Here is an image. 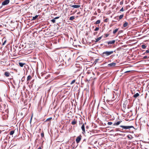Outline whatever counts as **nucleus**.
Returning <instances> with one entry per match:
<instances>
[{
    "mask_svg": "<svg viewBox=\"0 0 149 149\" xmlns=\"http://www.w3.org/2000/svg\"><path fill=\"white\" fill-rule=\"evenodd\" d=\"M123 15H120L119 17V19H121L123 17Z\"/></svg>",
    "mask_w": 149,
    "mask_h": 149,
    "instance_id": "nucleus-28",
    "label": "nucleus"
},
{
    "mask_svg": "<svg viewBox=\"0 0 149 149\" xmlns=\"http://www.w3.org/2000/svg\"><path fill=\"white\" fill-rule=\"evenodd\" d=\"M31 79V75H29L27 77V81L28 83L29 82V81Z\"/></svg>",
    "mask_w": 149,
    "mask_h": 149,
    "instance_id": "nucleus-15",
    "label": "nucleus"
},
{
    "mask_svg": "<svg viewBox=\"0 0 149 149\" xmlns=\"http://www.w3.org/2000/svg\"><path fill=\"white\" fill-rule=\"evenodd\" d=\"M75 81V80H74L73 81H72L71 82V83L70 84H73Z\"/></svg>",
    "mask_w": 149,
    "mask_h": 149,
    "instance_id": "nucleus-31",
    "label": "nucleus"
},
{
    "mask_svg": "<svg viewBox=\"0 0 149 149\" xmlns=\"http://www.w3.org/2000/svg\"><path fill=\"white\" fill-rule=\"evenodd\" d=\"M77 121L76 120L74 119L72 121L71 123V124L72 125H75L77 123Z\"/></svg>",
    "mask_w": 149,
    "mask_h": 149,
    "instance_id": "nucleus-14",
    "label": "nucleus"
},
{
    "mask_svg": "<svg viewBox=\"0 0 149 149\" xmlns=\"http://www.w3.org/2000/svg\"><path fill=\"white\" fill-rule=\"evenodd\" d=\"M14 133V131L12 130L10 131V135H13Z\"/></svg>",
    "mask_w": 149,
    "mask_h": 149,
    "instance_id": "nucleus-26",
    "label": "nucleus"
},
{
    "mask_svg": "<svg viewBox=\"0 0 149 149\" xmlns=\"http://www.w3.org/2000/svg\"><path fill=\"white\" fill-rule=\"evenodd\" d=\"M136 67V65H135V63H134L132 64H131V67Z\"/></svg>",
    "mask_w": 149,
    "mask_h": 149,
    "instance_id": "nucleus-29",
    "label": "nucleus"
},
{
    "mask_svg": "<svg viewBox=\"0 0 149 149\" xmlns=\"http://www.w3.org/2000/svg\"><path fill=\"white\" fill-rule=\"evenodd\" d=\"M134 40H133V41H132L131 40V43H132V44H134L136 43V42H134Z\"/></svg>",
    "mask_w": 149,
    "mask_h": 149,
    "instance_id": "nucleus-39",
    "label": "nucleus"
},
{
    "mask_svg": "<svg viewBox=\"0 0 149 149\" xmlns=\"http://www.w3.org/2000/svg\"><path fill=\"white\" fill-rule=\"evenodd\" d=\"M80 5H73L71 6V7L77 8L80 7Z\"/></svg>",
    "mask_w": 149,
    "mask_h": 149,
    "instance_id": "nucleus-12",
    "label": "nucleus"
},
{
    "mask_svg": "<svg viewBox=\"0 0 149 149\" xmlns=\"http://www.w3.org/2000/svg\"><path fill=\"white\" fill-rule=\"evenodd\" d=\"M41 136L42 137H43L44 136V134L43 132L41 133Z\"/></svg>",
    "mask_w": 149,
    "mask_h": 149,
    "instance_id": "nucleus-38",
    "label": "nucleus"
},
{
    "mask_svg": "<svg viewBox=\"0 0 149 149\" xmlns=\"http://www.w3.org/2000/svg\"><path fill=\"white\" fill-rule=\"evenodd\" d=\"M109 20V19L108 18H107L105 19L104 20V22H107Z\"/></svg>",
    "mask_w": 149,
    "mask_h": 149,
    "instance_id": "nucleus-32",
    "label": "nucleus"
},
{
    "mask_svg": "<svg viewBox=\"0 0 149 149\" xmlns=\"http://www.w3.org/2000/svg\"><path fill=\"white\" fill-rule=\"evenodd\" d=\"M133 7H133L132 8V9H131V10L132 9H133Z\"/></svg>",
    "mask_w": 149,
    "mask_h": 149,
    "instance_id": "nucleus-55",
    "label": "nucleus"
},
{
    "mask_svg": "<svg viewBox=\"0 0 149 149\" xmlns=\"http://www.w3.org/2000/svg\"><path fill=\"white\" fill-rule=\"evenodd\" d=\"M133 128L135 129L133 126L131 125V128Z\"/></svg>",
    "mask_w": 149,
    "mask_h": 149,
    "instance_id": "nucleus-46",
    "label": "nucleus"
},
{
    "mask_svg": "<svg viewBox=\"0 0 149 149\" xmlns=\"http://www.w3.org/2000/svg\"><path fill=\"white\" fill-rule=\"evenodd\" d=\"M131 133H132V132L131 131ZM132 133H133V132H132Z\"/></svg>",
    "mask_w": 149,
    "mask_h": 149,
    "instance_id": "nucleus-59",
    "label": "nucleus"
},
{
    "mask_svg": "<svg viewBox=\"0 0 149 149\" xmlns=\"http://www.w3.org/2000/svg\"><path fill=\"white\" fill-rule=\"evenodd\" d=\"M133 62V61H131V63L132 62Z\"/></svg>",
    "mask_w": 149,
    "mask_h": 149,
    "instance_id": "nucleus-54",
    "label": "nucleus"
},
{
    "mask_svg": "<svg viewBox=\"0 0 149 149\" xmlns=\"http://www.w3.org/2000/svg\"><path fill=\"white\" fill-rule=\"evenodd\" d=\"M70 58H69L68 59V61L70 60Z\"/></svg>",
    "mask_w": 149,
    "mask_h": 149,
    "instance_id": "nucleus-53",
    "label": "nucleus"
},
{
    "mask_svg": "<svg viewBox=\"0 0 149 149\" xmlns=\"http://www.w3.org/2000/svg\"><path fill=\"white\" fill-rule=\"evenodd\" d=\"M52 119V117H50L49 118H47L46 120H45V122H47L48 121H50Z\"/></svg>",
    "mask_w": 149,
    "mask_h": 149,
    "instance_id": "nucleus-24",
    "label": "nucleus"
},
{
    "mask_svg": "<svg viewBox=\"0 0 149 149\" xmlns=\"http://www.w3.org/2000/svg\"><path fill=\"white\" fill-rule=\"evenodd\" d=\"M136 71V70H132V69H131V73L132 72H133V71Z\"/></svg>",
    "mask_w": 149,
    "mask_h": 149,
    "instance_id": "nucleus-43",
    "label": "nucleus"
},
{
    "mask_svg": "<svg viewBox=\"0 0 149 149\" xmlns=\"http://www.w3.org/2000/svg\"><path fill=\"white\" fill-rule=\"evenodd\" d=\"M59 17H55L54 19H58L59 18Z\"/></svg>",
    "mask_w": 149,
    "mask_h": 149,
    "instance_id": "nucleus-42",
    "label": "nucleus"
},
{
    "mask_svg": "<svg viewBox=\"0 0 149 149\" xmlns=\"http://www.w3.org/2000/svg\"><path fill=\"white\" fill-rule=\"evenodd\" d=\"M50 75L49 74H48L47 75L46 77H45V78L46 79H47L49 77Z\"/></svg>",
    "mask_w": 149,
    "mask_h": 149,
    "instance_id": "nucleus-33",
    "label": "nucleus"
},
{
    "mask_svg": "<svg viewBox=\"0 0 149 149\" xmlns=\"http://www.w3.org/2000/svg\"><path fill=\"white\" fill-rule=\"evenodd\" d=\"M99 60V59H96L94 62L93 63L95 65L96 64V63Z\"/></svg>",
    "mask_w": 149,
    "mask_h": 149,
    "instance_id": "nucleus-20",
    "label": "nucleus"
},
{
    "mask_svg": "<svg viewBox=\"0 0 149 149\" xmlns=\"http://www.w3.org/2000/svg\"><path fill=\"white\" fill-rule=\"evenodd\" d=\"M100 22V20H97L95 22V24H99Z\"/></svg>",
    "mask_w": 149,
    "mask_h": 149,
    "instance_id": "nucleus-19",
    "label": "nucleus"
},
{
    "mask_svg": "<svg viewBox=\"0 0 149 149\" xmlns=\"http://www.w3.org/2000/svg\"><path fill=\"white\" fill-rule=\"evenodd\" d=\"M132 149H133V148H132Z\"/></svg>",
    "mask_w": 149,
    "mask_h": 149,
    "instance_id": "nucleus-60",
    "label": "nucleus"
},
{
    "mask_svg": "<svg viewBox=\"0 0 149 149\" xmlns=\"http://www.w3.org/2000/svg\"><path fill=\"white\" fill-rule=\"evenodd\" d=\"M137 11L135 10H132V14H133L132 15H131V22H132V24L131 23V24H132L133 25L136 24V21L137 20L136 17H134V16H135L136 14Z\"/></svg>",
    "mask_w": 149,
    "mask_h": 149,
    "instance_id": "nucleus-1",
    "label": "nucleus"
},
{
    "mask_svg": "<svg viewBox=\"0 0 149 149\" xmlns=\"http://www.w3.org/2000/svg\"><path fill=\"white\" fill-rule=\"evenodd\" d=\"M132 49H134V47H132Z\"/></svg>",
    "mask_w": 149,
    "mask_h": 149,
    "instance_id": "nucleus-56",
    "label": "nucleus"
},
{
    "mask_svg": "<svg viewBox=\"0 0 149 149\" xmlns=\"http://www.w3.org/2000/svg\"><path fill=\"white\" fill-rule=\"evenodd\" d=\"M118 29H116L113 31V34H115L118 31Z\"/></svg>",
    "mask_w": 149,
    "mask_h": 149,
    "instance_id": "nucleus-25",
    "label": "nucleus"
},
{
    "mask_svg": "<svg viewBox=\"0 0 149 149\" xmlns=\"http://www.w3.org/2000/svg\"><path fill=\"white\" fill-rule=\"evenodd\" d=\"M86 124V123H85L84 124H83L81 127V129L82 130V133L84 134L85 133L84 125Z\"/></svg>",
    "mask_w": 149,
    "mask_h": 149,
    "instance_id": "nucleus-4",
    "label": "nucleus"
},
{
    "mask_svg": "<svg viewBox=\"0 0 149 149\" xmlns=\"http://www.w3.org/2000/svg\"><path fill=\"white\" fill-rule=\"evenodd\" d=\"M141 47L143 49H144L146 48V46L145 45H141Z\"/></svg>",
    "mask_w": 149,
    "mask_h": 149,
    "instance_id": "nucleus-21",
    "label": "nucleus"
},
{
    "mask_svg": "<svg viewBox=\"0 0 149 149\" xmlns=\"http://www.w3.org/2000/svg\"><path fill=\"white\" fill-rule=\"evenodd\" d=\"M131 33H132V31H131Z\"/></svg>",
    "mask_w": 149,
    "mask_h": 149,
    "instance_id": "nucleus-58",
    "label": "nucleus"
},
{
    "mask_svg": "<svg viewBox=\"0 0 149 149\" xmlns=\"http://www.w3.org/2000/svg\"><path fill=\"white\" fill-rule=\"evenodd\" d=\"M82 137V136L81 135L77 137L76 139V141L77 143H78L80 141Z\"/></svg>",
    "mask_w": 149,
    "mask_h": 149,
    "instance_id": "nucleus-5",
    "label": "nucleus"
},
{
    "mask_svg": "<svg viewBox=\"0 0 149 149\" xmlns=\"http://www.w3.org/2000/svg\"><path fill=\"white\" fill-rule=\"evenodd\" d=\"M38 15H36L34 17H33V18L32 19V20H35L38 17Z\"/></svg>",
    "mask_w": 149,
    "mask_h": 149,
    "instance_id": "nucleus-18",
    "label": "nucleus"
},
{
    "mask_svg": "<svg viewBox=\"0 0 149 149\" xmlns=\"http://www.w3.org/2000/svg\"><path fill=\"white\" fill-rule=\"evenodd\" d=\"M99 29L98 27H96L94 30L95 31H97L99 30Z\"/></svg>",
    "mask_w": 149,
    "mask_h": 149,
    "instance_id": "nucleus-36",
    "label": "nucleus"
},
{
    "mask_svg": "<svg viewBox=\"0 0 149 149\" xmlns=\"http://www.w3.org/2000/svg\"><path fill=\"white\" fill-rule=\"evenodd\" d=\"M6 40H5V41H4V42L3 43L2 45H4L5 44V43H6Z\"/></svg>",
    "mask_w": 149,
    "mask_h": 149,
    "instance_id": "nucleus-41",
    "label": "nucleus"
},
{
    "mask_svg": "<svg viewBox=\"0 0 149 149\" xmlns=\"http://www.w3.org/2000/svg\"><path fill=\"white\" fill-rule=\"evenodd\" d=\"M38 149H42L41 147H39Z\"/></svg>",
    "mask_w": 149,
    "mask_h": 149,
    "instance_id": "nucleus-49",
    "label": "nucleus"
},
{
    "mask_svg": "<svg viewBox=\"0 0 149 149\" xmlns=\"http://www.w3.org/2000/svg\"><path fill=\"white\" fill-rule=\"evenodd\" d=\"M112 123L111 122H108L107 123V124L109 125H112Z\"/></svg>",
    "mask_w": 149,
    "mask_h": 149,
    "instance_id": "nucleus-37",
    "label": "nucleus"
},
{
    "mask_svg": "<svg viewBox=\"0 0 149 149\" xmlns=\"http://www.w3.org/2000/svg\"><path fill=\"white\" fill-rule=\"evenodd\" d=\"M86 128H88V127L87 126L86 127Z\"/></svg>",
    "mask_w": 149,
    "mask_h": 149,
    "instance_id": "nucleus-51",
    "label": "nucleus"
},
{
    "mask_svg": "<svg viewBox=\"0 0 149 149\" xmlns=\"http://www.w3.org/2000/svg\"><path fill=\"white\" fill-rule=\"evenodd\" d=\"M102 38V36H101L95 39V42H98L99 40H100Z\"/></svg>",
    "mask_w": 149,
    "mask_h": 149,
    "instance_id": "nucleus-13",
    "label": "nucleus"
},
{
    "mask_svg": "<svg viewBox=\"0 0 149 149\" xmlns=\"http://www.w3.org/2000/svg\"><path fill=\"white\" fill-rule=\"evenodd\" d=\"M96 33H96V32H95V33H94V35H95Z\"/></svg>",
    "mask_w": 149,
    "mask_h": 149,
    "instance_id": "nucleus-50",
    "label": "nucleus"
},
{
    "mask_svg": "<svg viewBox=\"0 0 149 149\" xmlns=\"http://www.w3.org/2000/svg\"><path fill=\"white\" fill-rule=\"evenodd\" d=\"M139 95V93H137L136 94H134L133 96V97L135 99L137 97H138Z\"/></svg>",
    "mask_w": 149,
    "mask_h": 149,
    "instance_id": "nucleus-10",
    "label": "nucleus"
},
{
    "mask_svg": "<svg viewBox=\"0 0 149 149\" xmlns=\"http://www.w3.org/2000/svg\"><path fill=\"white\" fill-rule=\"evenodd\" d=\"M130 70H129V71H126L125 72V73L126 72H130Z\"/></svg>",
    "mask_w": 149,
    "mask_h": 149,
    "instance_id": "nucleus-47",
    "label": "nucleus"
},
{
    "mask_svg": "<svg viewBox=\"0 0 149 149\" xmlns=\"http://www.w3.org/2000/svg\"><path fill=\"white\" fill-rule=\"evenodd\" d=\"M113 52V51H106L103 52L102 53V55L103 56H106L112 54Z\"/></svg>",
    "mask_w": 149,
    "mask_h": 149,
    "instance_id": "nucleus-2",
    "label": "nucleus"
},
{
    "mask_svg": "<svg viewBox=\"0 0 149 149\" xmlns=\"http://www.w3.org/2000/svg\"><path fill=\"white\" fill-rule=\"evenodd\" d=\"M133 30H134V29H131V31H133Z\"/></svg>",
    "mask_w": 149,
    "mask_h": 149,
    "instance_id": "nucleus-52",
    "label": "nucleus"
},
{
    "mask_svg": "<svg viewBox=\"0 0 149 149\" xmlns=\"http://www.w3.org/2000/svg\"><path fill=\"white\" fill-rule=\"evenodd\" d=\"M120 127L125 129H130V126H120Z\"/></svg>",
    "mask_w": 149,
    "mask_h": 149,
    "instance_id": "nucleus-11",
    "label": "nucleus"
},
{
    "mask_svg": "<svg viewBox=\"0 0 149 149\" xmlns=\"http://www.w3.org/2000/svg\"><path fill=\"white\" fill-rule=\"evenodd\" d=\"M131 86L132 87V88H131V91H132V94H133L135 93L134 91L136 90V87H135V86L133 84Z\"/></svg>",
    "mask_w": 149,
    "mask_h": 149,
    "instance_id": "nucleus-3",
    "label": "nucleus"
},
{
    "mask_svg": "<svg viewBox=\"0 0 149 149\" xmlns=\"http://www.w3.org/2000/svg\"><path fill=\"white\" fill-rule=\"evenodd\" d=\"M149 53V49L146 51L143 54H146Z\"/></svg>",
    "mask_w": 149,
    "mask_h": 149,
    "instance_id": "nucleus-27",
    "label": "nucleus"
},
{
    "mask_svg": "<svg viewBox=\"0 0 149 149\" xmlns=\"http://www.w3.org/2000/svg\"><path fill=\"white\" fill-rule=\"evenodd\" d=\"M74 18L75 17L74 16H72L70 17V18H69V19L70 20H73L74 19Z\"/></svg>",
    "mask_w": 149,
    "mask_h": 149,
    "instance_id": "nucleus-17",
    "label": "nucleus"
},
{
    "mask_svg": "<svg viewBox=\"0 0 149 149\" xmlns=\"http://www.w3.org/2000/svg\"><path fill=\"white\" fill-rule=\"evenodd\" d=\"M25 80L24 76L21 79V81L23 82Z\"/></svg>",
    "mask_w": 149,
    "mask_h": 149,
    "instance_id": "nucleus-30",
    "label": "nucleus"
},
{
    "mask_svg": "<svg viewBox=\"0 0 149 149\" xmlns=\"http://www.w3.org/2000/svg\"><path fill=\"white\" fill-rule=\"evenodd\" d=\"M10 2V0H5L2 3V5L4 6L8 4Z\"/></svg>",
    "mask_w": 149,
    "mask_h": 149,
    "instance_id": "nucleus-6",
    "label": "nucleus"
},
{
    "mask_svg": "<svg viewBox=\"0 0 149 149\" xmlns=\"http://www.w3.org/2000/svg\"><path fill=\"white\" fill-rule=\"evenodd\" d=\"M123 11V8H122L120 10V11Z\"/></svg>",
    "mask_w": 149,
    "mask_h": 149,
    "instance_id": "nucleus-44",
    "label": "nucleus"
},
{
    "mask_svg": "<svg viewBox=\"0 0 149 149\" xmlns=\"http://www.w3.org/2000/svg\"><path fill=\"white\" fill-rule=\"evenodd\" d=\"M131 57L132 56V54H131Z\"/></svg>",
    "mask_w": 149,
    "mask_h": 149,
    "instance_id": "nucleus-57",
    "label": "nucleus"
},
{
    "mask_svg": "<svg viewBox=\"0 0 149 149\" xmlns=\"http://www.w3.org/2000/svg\"><path fill=\"white\" fill-rule=\"evenodd\" d=\"M133 3H134V2L133 1L131 2V4H132V5H133Z\"/></svg>",
    "mask_w": 149,
    "mask_h": 149,
    "instance_id": "nucleus-45",
    "label": "nucleus"
},
{
    "mask_svg": "<svg viewBox=\"0 0 149 149\" xmlns=\"http://www.w3.org/2000/svg\"><path fill=\"white\" fill-rule=\"evenodd\" d=\"M51 21L53 23H55V19H53L51 20Z\"/></svg>",
    "mask_w": 149,
    "mask_h": 149,
    "instance_id": "nucleus-35",
    "label": "nucleus"
},
{
    "mask_svg": "<svg viewBox=\"0 0 149 149\" xmlns=\"http://www.w3.org/2000/svg\"><path fill=\"white\" fill-rule=\"evenodd\" d=\"M149 58V57H148L147 56H145L143 57V59H146L147 58Z\"/></svg>",
    "mask_w": 149,
    "mask_h": 149,
    "instance_id": "nucleus-34",
    "label": "nucleus"
},
{
    "mask_svg": "<svg viewBox=\"0 0 149 149\" xmlns=\"http://www.w3.org/2000/svg\"><path fill=\"white\" fill-rule=\"evenodd\" d=\"M127 22H125L123 24V26L124 27H126L128 25Z\"/></svg>",
    "mask_w": 149,
    "mask_h": 149,
    "instance_id": "nucleus-23",
    "label": "nucleus"
},
{
    "mask_svg": "<svg viewBox=\"0 0 149 149\" xmlns=\"http://www.w3.org/2000/svg\"><path fill=\"white\" fill-rule=\"evenodd\" d=\"M24 63H19V65L21 67H22L24 65Z\"/></svg>",
    "mask_w": 149,
    "mask_h": 149,
    "instance_id": "nucleus-22",
    "label": "nucleus"
},
{
    "mask_svg": "<svg viewBox=\"0 0 149 149\" xmlns=\"http://www.w3.org/2000/svg\"><path fill=\"white\" fill-rule=\"evenodd\" d=\"M127 137L128 138H129V139H130V136H129V135H127Z\"/></svg>",
    "mask_w": 149,
    "mask_h": 149,
    "instance_id": "nucleus-48",
    "label": "nucleus"
},
{
    "mask_svg": "<svg viewBox=\"0 0 149 149\" xmlns=\"http://www.w3.org/2000/svg\"><path fill=\"white\" fill-rule=\"evenodd\" d=\"M109 34H105V37H107L109 36Z\"/></svg>",
    "mask_w": 149,
    "mask_h": 149,
    "instance_id": "nucleus-40",
    "label": "nucleus"
},
{
    "mask_svg": "<svg viewBox=\"0 0 149 149\" xmlns=\"http://www.w3.org/2000/svg\"><path fill=\"white\" fill-rule=\"evenodd\" d=\"M115 42V40H112V41H109L107 42L108 45L113 44Z\"/></svg>",
    "mask_w": 149,
    "mask_h": 149,
    "instance_id": "nucleus-9",
    "label": "nucleus"
},
{
    "mask_svg": "<svg viewBox=\"0 0 149 149\" xmlns=\"http://www.w3.org/2000/svg\"><path fill=\"white\" fill-rule=\"evenodd\" d=\"M4 74L6 77H8L10 76V74L9 72H5Z\"/></svg>",
    "mask_w": 149,
    "mask_h": 149,
    "instance_id": "nucleus-8",
    "label": "nucleus"
},
{
    "mask_svg": "<svg viewBox=\"0 0 149 149\" xmlns=\"http://www.w3.org/2000/svg\"><path fill=\"white\" fill-rule=\"evenodd\" d=\"M116 63H115L113 62L108 65L110 67H113L116 65Z\"/></svg>",
    "mask_w": 149,
    "mask_h": 149,
    "instance_id": "nucleus-7",
    "label": "nucleus"
},
{
    "mask_svg": "<svg viewBox=\"0 0 149 149\" xmlns=\"http://www.w3.org/2000/svg\"><path fill=\"white\" fill-rule=\"evenodd\" d=\"M121 122V121H119L116 123H115L113 124V125H119L120 124V123Z\"/></svg>",
    "mask_w": 149,
    "mask_h": 149,
    "instance_id": "nucleus-16",
    "label": "nucleus"
}]
</instances>
